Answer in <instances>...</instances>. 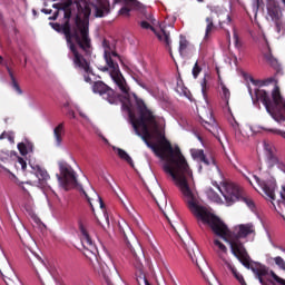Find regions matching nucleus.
Wrapping results in <instances>:
<instances>
[{"instance_id": "a18cd8bd", "label": "nucleus", "mask_w": 285, "mask_h": 285, "mask_svg": "<svg viewBox=\"0 0 285 285\" xmlns=\"http://www.w3.org/2000/svg\"><path fill=\"white\" fill-rule=\"evenodd\" d=\"M82 75L86 83H92V78H90V75H95L94 72L91 73L82 72Z\"/></svg>"}, {"instance_id": "0eeeda50", "label": "nucleus", "mask_w": 285, "mask_h": 285, "mask_svg": "<svg viewBox=\"0 0 285 285\" xmlns=\"http://www.w3.org/2000/svg\"><path fill=\"white\" fill-rule=\"evenodd\" d=\"M92 92L96 95H100L102 99H106L108 104L115 105L121 101V98L112 90V88L108 87L104 81H96L92 85Z\"/></svg>"}, {"instance_id": "09e8293b", "label": "nucleus", "mask_w": 285, "mask_h": 285, "mask_svg": "<svg viewBox=\"0 0 285 285\" xmlns=\"http://www.w3.org/2000/svg\"><path fill=\"white\" fill-rule=\"evenodd\" d=\"M271 132H274V135H279V137H283V139H285V131H282L279 129H272Z\"/></svg>"}, {"instance_id": "b1692460", "label": "nucleus", "mask_w": 285, "mask_h": 285, "mask_svg": "<svg viewBox=\"0 0 285 285\" xmlns=\"http://www.w3.org/2000/svg\"><path fill=\"white\" fill-rule=\"evenodd\" d=\"M62 11L65 12V23L63 24H59V23H50V26H52V28H55V26H60V28H63V26H66V23H68L69 28H72L70 26V17L72 16V11L68 10V7H62Z\"/></svg>"}, {"instance_id": "c756f323", "label": "nucleus", "mask_w": 285, "mask_h": 285, "mask_svg": "<svg viewBox=\"0 0 285 285\" xmlns=\"http://www.w3.org/2000/svg\"><path fill=\"white\" fill-rule=\"evenodd\" d=\"M219 257L223 262V266H226V268H228V271H230L232 273L234 271H237V268H235V265H233V263L226 258H224V256L222 254H219Z\"/></svg>"}, {"instance_id": "f03ea898", "label": "nucleus", "mask_w": 285, "mask_h": 285, "mask_svg": "<svg viewBox=\"0 0 285 285\" xmlns=\"http://www.w3.org/2000/svg\"><path fill=\"white\" fill-rule=\"evenodd\" d=\"M53 30L65 35L67 48L70 50L69 59H71L73 68L79 70V72L92 75V67H90V60L87 58L90 55L91 48L90 36H88V22L77 18L76 24L72 28L68 23L62 27L53 24Z\"/></svg>"}, {"instance_id": "9b49d317", "label": "nucleus", "mask_w": 285, "mask_h": 285, "mask_svg": "<svg viewBox=\"0 0 285 285\" xmlns=\"http://www.w3.org/2000/svg\"><path fill=\"white\" fill-rule=\"evenodd\" d=\"M249 95L253 99L254 104H257V101H262V104L265 106L267 112L271 114V110L273 108V101H271V96H268V92L264 89H254L253 96V89L248 88Z\"/></svg>"}, {"instance_id": "423d86ee", "label": "nucleus", "mask_w": 285, "mask_h": 285, "mask_svg": "<svg viewBox=\"0 0 285 285\" xmlns=\"http://www.w3.org/2000/svg\"><path fill=\"white\" fill-rule=\"evenodd\" d=\"M217 189L223 195L227 206H233L235 202H239L242 198V189L235 183H223L220 186L217 185Z\"/></svg>"}, {"instance_id": "4be33fe9", "label": "nucleus", "mask_w": 285, "mask_h": 285, "mask_svg": "<svg viewBox=\"0 0 285 285\" xmlns=\"http://www.w3.org/2000/svg\"><path fill=\"white\" fill-rule=\"evenodd\" d=\"M18 150L20 151V154L22 156H26V155H28V153H33L35 145L28 140L26 142H19Z\"/></svg>"}, {"instance_id": "e2e57ef3", "label": "nucleus", "mask_w": 285, "mask_h": 285, "mask_svg": "<svg viewBox=\"0 0 285 285\" xmlns=\"http://www.w3.org/2000/svg\"><path fill=\"white\" fill-rule=\"evenodd\" d=\"M9 77H10L11 81L17 80V79L14 78V73H12V71H11V72H9Z\"/></svg>"}, {"instance_id": "20e7f679", "label": "nucleus", "mask_w": 285, "mask_h": 285, "mask_svg": "<svg viewBox=\"0 0 285 285\" xmlns=\"http://www.w3.org/2000/svg\"><path fill=\"white\" fill-rule=\"evenodd\" d=\"M181 242L191 262L196 263V266L199 268L204 279L209 285H220L219 281L213 273V269H210L208 263H206L204 255H202V252H199V247H197L195 240H193V238H190V236L186 234V239L181 238Z\"/></svg>"}, {"instance_id": "7ed1b4c3", "label": "nucleus", "mask_w": 285, "mask_h": 285, "mask_svg": "<svg viewBox=\"0 0 285 285\" xmlns=\"http://www.w3.org/2000/svg\"><path fill=\"white\" fill-rule=\"evenodd\" d=\"M102 47L105 48L104 57L107 63V67L100 68L102 72H109L114 83H116L117 88L120 92L124 94L125 99H130V87L126 82V78L121 75V70H119V53L115 51H110V47L108 46V41H102Z\"/></svg>"}, {"instance_id": "ea45409f", "label": "nucleus", "mask_w": 285, "mask_h": 285, "mask_svg": "<svg viewBox=\"0 0 285 285\" xmlns=\"http://www.w3.org/2000/svg\"><path fill=\"white\" fill-rule=\"evenodd\" d=\"M11 87L13 90H16V92H18V95H23V90H21V87H19L17 80H11Z\"/></svg>"}, {"instance_id": "a19ab883", "label": "nucleus", "mask_w": 285, "mask_h": 285, "mask_svg": "<svg viewBox=\"0 0 285 285\" xmlns=\"http://www.w3.org/2000/svg\"><path fill=\"white\" fill-rule=\"evenodd\" d=\"M234 43L236 48H242V42L239 41V36L237 35V31L234 29Z\"/></svg>"}, {"instance_id": "338daca9", "label": "nucleus", "mask_w": 285, "mask_h": 285, "mask_svg": "<svg viewBox=\"0 0 285 285\" xmlns=\"http://www.w3.org/2000/svg\"><path fill=\"white\" fill-rule=\"evenodd\" d=\"M276 30H277V32L282 31V27H279V23H277V22H276Z\"/></svg>"}, {"instance_id": "49530a36", "label": "nucleus", "mask_w": 285, "mask_h": 285, "mask_svg": "<svg viewBox=\"0 0 285 285\" xmlns=\"http://www.w3.org/2000/svg\"><path fill=\"white\" fill-rule=\"evenodd\" d=\"M120 233H122L126 242H128V236L126 233H130V227H128V225H126V228H120Z\"/></svg>"}, {"instance_id": "473e14b6", "label": "nucleus", "mask_w": 285, "mask_h": 285, "mask_svg": "<svg viewBox=\"0 0 285 285\" xmlns=\"http://www.w3.org/2000/svg\"><path fill=\"white\" fill-rule=\"evenodd\" d=\"M186 48H188V40H186V38L180 36V41H179V53L184 55V50H186Z\"/></svg>"}, {"instance_id": "ddd939ff", "label": "nucleus", "mask_w": 285, "mask_h": 285, "mask_svg": "<svg viewBox=\"0 0 285 285\" xmlns=\"http://www.w3.org/2000/svg\"><path fill=\"white\" fill-rule=\"evenodd\" d=\"M140 27L144 30H151L153 32H155V35L157 36L159 41H164V43H166V46H168L170 57H173V50L170 49V33L169 32H167L164 28H161L160 31H156L155 27L150 26V23H148L147 21H141Z\"/></svg>"}, {"instance_id": "58836bf2", "label": "nucleus", "mask_w": 285, "mask_h": 285, "mask_svg": "<svg viewBox=\"0 0 285 285\" xmlns=\"http://www.w3.org/2000/svg\"><path fill=\"white\" fill-rule=\"evenodd\" d=\"M191 72L194 79H197V77H199V72H202V67H199V65L196 62Z\"/></svg>"}, {"instance_id": "4468645a", "label": "nucleus", "mask_w": 285, "mask_h": 285, "mask_svg": "<svg viewBox=\"0 0 285 285\" xmlns=\"http://www.w3.org/2000/svg\"><path fill=\"white\" fill-rule=\"evenodd\" d=\"M95 17L102 18L110 14V1L108 0H97L94 4Z\"/></svg>"}, {"instance_id": "f8f14e48", "label": "nucleus", "mask_w": 285, "mask_h": 285, "mask_svg": "<svg viewBox=\"0 0 285 285\" xmlns=\"http://www.w3.org/2000/svg\"><path fill=\"white\" fill-rule=\"evenodd\" d=\"M102 277L107 285H115V282H121V276L112 262L109 265L102 266Z\"/></svg>"}, {"instance_id": "e433bc0d", "label": "nucleus", "mask_w": 285, "mask_h": 285, "mask_svg": "<svg viewBox=\"0 0 285 285\" xmlns=\"http://www.w3.org/2000/svg\"><path fill=\"white\" fill-rule=\"evenodd\" d=\"M269 275L273 277L274 282H277L279 285H285V279L279 277L277 274H275L273 271L269 272Z\"/></svg>"}, {"instance_id": "4d7b16f0", "label": "nucleus", "mask_w": 285, "mask_h": 285, "mask_svg": "<svg viewBox=\"0 0 285 285\" xmlns=\"http://www.w3.org/2000/svg\"><path fill=\"white\" fill-rule=\"evenodd\" d=\"M80 117H82L83 119H86L87 121H90V118H88V116H86V114L83 112H79Z\"/></svg>"}, {"instance_id": "603ef678", "label": "nucleus", "mask_w": 285, "mask_h": 285, "mask_svg": "<svg viewBox=\"0 0 285 285\" xmlns=\"http://www.w3.org/2000/svg\"><path fill=\"white\" fill-rule=\"evenodd\" d=\"M52 8H55L56 10H63V7L59 3L52 4Z\"/></svg>"}, {"instance_id": "72a5a7b5", "label": "nucleus", "mask_w": 285, "mask_h": 285, "mask_svg": "<svg viewBox=\"0 0 285 285\" xmlns=\"http://www.w3.org/2000/svg\"><path fill=\"white\" fill-rule=\"evenodd\" d=\"M232 273H233L235 279H237V282H239L240 285H247L246 281L244 279V276L242 274H239V272H237V269H234Z\"/></svg>"}, {"instance_id": "5701e85b", "label": "nucleus", "mask_w": 285, "mask_h": 285, "mask_svg": "<svg viewBox=\"0 0 285 285\" xmlns=\"http://www.w3.org/2000/svg\"><path fill=\"white\" fill-rule=\"evenodd\" d=\"M207 26H206V29H205V37L204 39H208V35H210L213 32V30H215V22L213 20V17H207L205 19Z\"/></svg>"}, {"instance_id": "13d9d810", "label": "nucleus", "mask_w": 285, "mask_h": 285, "mask_svg": "<svg viewBox=\"0 0 285 285\" xmlns=\"http://www.w3.org/2000/svg\"><path fill=\"white\" fill-rule=\"evenodd\" d=\"M22 190H24V193H27V195L30 197V193H28V188H26V186H23V183L20 184Z\"/></svg>"}, {"instance_id": "dca6fc26", "label": "nucleus", "mask_w": 285, "mask_h": 285, "mask_svg": "<svg viewBox=\"0 0 285 285\" xmlns=\"http://www.w3.org/2000/svg\"><path fill=\"white\" fill-rule=\"evenodd\" d=\"M66 135V126L63 122H60L58 126L53 128V139L57 148H61L63 144V136Z\"/></svg>"}, {"instance_id": "774afa93", "label": "nucleus", "mask_w": 285, "mask_h": 285, "mask_svg": "<svg viewBox=\"0 0 285 285\" xmlns=\"http://www.w3.org/2000/svg\"><path fill=\"white\" fill-rule=\"evenodd\" d=\"M283 7H282V10L285 12V0H281Z\"/></svg>"}, {"instance_id": "c85d7f7f", "label": "nucleus", "mask_w": 285, "mask_h": 285, "mask_svg": "<svg viewBox=\"0 0 285 285\" xmlns=\"http://www.w3.org/2000/svg\"><path fill=\"white\" fill-rule=\"evenodd\" d=\"M222 92H223V99L226 102V106H228V100L230 99V90L226 88V85L222 83Z\"/></svg>"}, {"instance_id": "052dcab7", "label": "nucleus", "mask_w": 285, "mask_h": 285, "mask_svg": "<svg viewBox=\"0 0 285 285\" xmlns=\"http://www.w3.org/2000/svg\"><path fill=\"white\" fill-rule=\"evenodd\" d=\"M19 161L21 164L22 170H26L27 164L23 161V159H20Z\"/></svg>"}, {"instance_id": "bb28decb", "label": "nucleus", "mask_w": 285, "mask_h": 285, "mask_svg": "<svg viewBox=\"0 0 285 285\" xmlns=\"http://www.w3.org/2000/svg\"><path fill=\"white\" fill-rule=\"evenodd\" d=\"M207 197L208 199H210L212 202H215L216 204L222 203V198L219 197V195L217 193H215V190L213 188L207 189Z\"/></svg>"}, {"instance_id": "f704fd0d", "label": "nucleus", "mask_w": 285, "mask_h": 285, "mask_svg": "<svg viewBox=\"0 0 285 285\" xmlns=\"http://www.w3.org/2000/svg\"><path fill=\"white\" fill-rule=\"evenodd\" d=\"M239 199H242V202H244L246 204V206H248L249 209L255 210V202H253V199L242 197V196Z\"/></svg>"}, {"instance_id": "5fc2aeb1", "label": "nucleus", "mask_w": 285, "mask_h": 285, "mask_svg": "<svg viewBox=\"0 0 285 285\" xmlns=\"http://www.w3.org/2000/svg\"><path fill=\"white\" fill-rule=\"evenodd\" d=\"M243 176L245 179H247V181H249L250 186H253V178H250V176H246V174H243Z\"/></svg>"}, {"instance_id": "37998d69", "label": "nucleus", "mask_w": 285, "mask_h": 285, "mask_svg": "<svg viewBox=\"0 0 285 285\" xmlns=\"http://www.w3.org/2000/svg\"><path fill=\"white\" fill-rule=\"evenodd\" d=\"M119 14H121L122 17H128L130 14V9L128 7H122L119 10Z\"/></svg>"}, {"instance_id": "c9c22d12", "label": "nucleus", "mask_w": 285, "mask_h": 285, "mask_svg": "<svg viewBox=\"0 0 285 285\" xmlns=\"http://www.w3.org/2000/svg\"><path fill=\"white\" fill-rule=\"evenodd\" d=\"M215 246H217L218 250H220V253H228V248H226V245H224V243L219 242V239H215L214 240Z\"/></svg>"}, {"instance_id": "aec40b11", "label": "nucleus", "mask_w": 285, "mask_h": 285, "mask_svg": "<svg viewBox=\"0 0 285 285\" xmlns=\"http://www.w3.org/2000/svg\"><path fill=\"white\" fill-rule=\"evenodd\" d=\"M114 150L116 153V155H118V157H120V159H122V161H127V164H129V166H131V168H135V163L132 161V158L130 157V155H128V153L121 148L118 147H114Z\"/></svg>"}, {"instance_id": "a878e982", "label": "nucleus", "mask_w": 285, "mask_h": 285, "mask_svg": "<svg viewBox=\"0 0 285 285\" xmlns=\"http://www.w3.org/2000/svg\"><path fill=\"white\" fill-rule=\"evenodd\" d=\"M127 246L136 259V263H135L136 268H138V271H141L144 268V265L139 262V257H137V252H135V248H132V245H130V242L128 240H127Z\"/></svg>"}, {"instance_id": "0e129e2a", "label": "nucleus", "mask_w": 285, "mask_h": 285, "mask_svg": "<svg viewBox=\"0 0 285 285\" xmlns=\"http://www.w3.org/2000/svg\"><path fill=\"white\" fill-rule=\"evenodd\" d=\"M69 115H70V117H72V119H77V116L75 115V111H69Z\"/></svg>"}, {"instance_id": "69168bd1", "label": "nucleus", "mask_w": 285, "mask_h": 285, "mask_svg": "<svg viewBox=\"0 0 285 285\" xmlns=\"http://www.w3.org/2000/svg\"><path fill=\"white\" fill-rule=\"evenodd\" d=\"M147 19H148V21H150L151 23L155 22V18H153V16H149Z\"/></svg>"}, {"instance_id": "a211bd4d", "label": "nucleus", "mask_w": 285, "mask_h": 285, "mask_svg": "<svg viewBox=\"0 0 285 285\" xmlns=\"http://www.w3.org/2000/svg\"><path fill=\"white\" fill-rule=\"evenodd\" d=\"M30 168L33 170L36 177L39 179V181H48L50 179V175H48V171L43 168H41L39 165H35L32 163H29Z\"/></svg>"}, {"instance_id": "cd10ccee", "label": "nucleus", "mask_w": 285, "mask_h": 285, "mask_svg": "<svg viewBox=\"0 0 285 285\" xmlns=\"http://www.w3.org/2000/svg\"><path fill=\"white\" fill-rule=\"evenodd\" d=\"M271 259L275 263V265L279 268V271L285 272V261H284V258H282V256H276Z\"/></svg>"}, {"instance_id": "79ce46f5", "label": "nucleus", "mask_w": 285, "mask_h": 285, "mask_svg": "<svg viewBox=\"0 0 285 285\" xmlns=\"http://www.w3.org/2000/svg\"><path fill=\"white\" fill-rule=\"evenodd\" d=\"M194 159H204V150H195L191 153Z\"/></svg>"}, {"instance_id": "3c124183", "label": "nucleus", "mask_w": 285, "mask_h": 285, "mask_svg": "<svg viewBox=\"0 0 285 285\" xmlns=\"http://www.w3.org/2000/svg\"><path fill=\"white\" fill-rule=\"evenodd\" d=\"M199 161L205 164V166H210V161H208V159L206 158V155H204L203 158L199 159Z\"/></svg>"}, {"instance_id": "c03bdc74", "label": "nucleus", "mask_w": 285, "mask_h": 285, "mask_svg": "<svg viewBox=\"0 0 285 285\" xmlns=\"http://www.w3.org/2000/svg\"><path fill=\"white\" fill-rule=\"evenodd\" d=\"M254 275H255L256 279H258L259 284L267 285L266 281H264V277H266V275H268V267H267V273L265 275H261L259 277H257L256 273H254Z\"/></svg>"}, {"instance_id": "6e6552de", "label": "nucleus", "mask_w": 285, "mask_h": 285, "mask_svg": "<svg viewBox=\"0 0 285 285\" xmlns=\"http://www.w3.org/2000/svg\"><path fill=\"white\" fill-rule=\"evenodd\" d=\"M267 3V14H269L273 21H277L279 19V7L277 6V1L275 0H266ZM259 8H264V0H253L252 1V10L255 17L259 12Z\"/></svg>"}, {"instance_id": "4c0bfd02", "label": "nucleus", "mask_w": 285, "mask_h": 285, "mask_svg": "<svg viewBox=\"0 0 285 285\" xmlns=\"http://www.w3.org/2000/svg\"><path fill=\"white\" fill-rule=\"evenodd\" d=\"M0 139H8L11 144L14 142V136L6 131L0 135Z\"/></svg>"}, {"instance_id": "6ab92c4d", "label": "nucleus", "mask_w": 285, "mask_h": 285, "mask_svg": "<svg viewBox=\"0 0 285 285\" xmlns=\"http://www.w3.org/2000/svg\"><path fill=\"white\" fill-rule=\"evenodd\" d=\"M10 160V153L8 151H2L0 153V173H8L11 175L13 179H17V176L10 171V169L6 168L3 164L8 163Z\"/></svg>"}, {"instance_id": "39448f33", "label": "nucleus", "mask_w": 285, "mask_h": 285, "mask_svg": "<svg viewBox=\"0 0 285 285\" xmlns=\"http://www.w3.org/2000/svg\"><path fill=\"white\" fill-rule=\"evenodd\" d=\"M59 170L60 175L57 174V179L60 186H62L65 190H68V188H78V190H81L86 199L88 200L91 210H95V207L92 206V200H90V197H88V194L86 193V190H83V187H81V185L77 180V171H75V169H72V167L68 165V163L63 161L59 163Z\"/></svg>"}, {"instance_id": "680f3d73", "label": "nucleus", "mask_w": 285, "mask_h": 285, "mask_svg": "<svg viewBox=\"0 0 285 285\" xmlns=\"http://www.w3.org/2000/svg\"><path fill=\"white\" fill-rule=\"evenodd\" d=\"M57 17H59V12H56L52 17H50L49 19L51 21H55L57 19Z\"/></svg>"}, {"instance_id": "2f4dec72", "label": "nucleus", "mask_w": 285, "mask_h": 285, "mask_svg": "<svg viewBox=\"0 0 285 285\" xmlns=\"http://www.w3.org/2000/svg\"><path fill=\"white\" fill-rule=\"evenodd\" d=\"M273 81H275V79L273 78H269L266 80H257V81L252 79V83H254V86H268V83H273Z\"/></svg>"}, {"instance_id": "f257e3e1", "label": "nucleus", "mask_w": 285, "mask_h": 285, "mask_svg": "<svg viewBox=\"0 0 285 285\" xmlns=\"http://www.w3.org/2000/svg\"><path fill=\"white\" fill-rule=\"evenodd\" d=\"M134 130L137 137H140L146 144L147 148H150L157 157L160 159H166L163 165L164 173L171 177L175 181L177 188H179L183 199L186 202L189 210L197 217L198 222L203 224H208L213 233L224 239L230 246L232 255L245 266L252 273H255L259 278L262 275L268 273V267L259 263L256 266L250 265V256L246 252V247L242 244V238L248 237V235L255 233V226L253 224H243L238 226L237 234H233L228 226L215 216L213 213L204 206L199 205V194H197V188L195 187V179L193 178V170L188 166V161L179 150L173 149L170 142L164 147V151L159 153V149L154 144H150L148 139L156 135L160 139L164 137V131L159 128L157 120H134Z\"/></svg>"}, {"instance_id": "bf43d9fd", "label": "nucleus", "mask_w": 285, "mask_h": 285, "mask_svg": "<svg viewBox=\"0 0 285 285\" xmlns=\"http://www.w3.org/2000/svg\"><path fill=\"white\" fill-rule=\"evenodd\" d=\"M97 202H99L100 204V208H104V200L101 199V197L97 196Z\"/></svg>"}, {"instance_id": "393cba45", "label": "nucleus", "mask_w": 285, "mask_h": 285, "mask_svg": "<svg viewBox=\"0 0 285 285\" xmlns=\"http://www.w3.org/2000/svg\"><path fill=\"white\" fill-rule=\"evenodd\" d=\"M202 125L208 132H215L217 130V124H215V119L210 118L209 122L208 121H203Z\"/></svg>"}, {"instance_id": "2eb2a0df", "label": "nucleus", "mask_w": 285, "mask_h": 285, "mask_svg": "<svg viewBox=\"0 0 285 285\" xmlns=\"http://www.w3.org/2000/svg\"><path fill=\"white\" fill-rule=\"evenodd\" d=\"M261 40L263 43H265V50H264V57L267 62H269L273 68H277V58L273 56V52L271 51V45H268V39L266 38V35L264 32L261 33Z\"/></svg>"}, {"instance_id": "f3484780", "label": "nucleus", "mask_w": 285, "mask_h": 285, "mask_svg": "<svg viewBox=\"0 0 285 285\" xmlns=\"http://www.w3.org/2000/svg\"><path fill=\"white\" fill-rule=\"evenodd\" d=\"M2 268V271H1ZM3 272L9 275V273H12V266H10V262L8 261V257L6 256V253L0 246V275L4 277Z\"/></svg>"}, {"instance_id": "8fccbe9b", "label": "nucleus", "mask_w": 285, "mask_h": 285, "mask_svg": "<svg viewBox=\"0 0 285 285\" xmlns=\"http://www.w3.org/2000/svg\"><path fill=\"white\" fill-rule=\"evenodd\" d=\"M200 86H202L203 95H206V78L203 79V81L200 82Z\"/></svg>"}, {"instance_id": "de8ad7c7", "label": "nucleus", "mask_w": 285, "mask_h": 285, "mask_svg": "<svg viewBox=\"0 0 285 285\" xmlns=\"http://www.w3.org/2000/svg\"><path fill=\"white\" fill-rule=\"evenodd\" d=\"M281 199L283 200H278V205L285 206V187H283V190L281 191Z\"/></svg>"}, {"instance_id": "7c9ffc66", "label": "nucleus", "mask_w": 285, "mask_h": 285, "mask_svg": "<svg viewBox=\"0 0 285 285\" xmlns=\"http://www.w3.org/2000/svg\"><path fill=\"white\" fill-rule=\"evenodd\" d=\"M127 6H131L135 10H141L144 6L137 0H124Z\"/></svg>"}, {"instance_id": "9d476101", "label": "nucleus", "mask_w": 285, "mask_h": 285, "mask_svg": "<svg viewBox=\"0 0 285 285\" xmlns=\"http://www.w3.org/2000/svg\"><path fill=\"white\" fill-rule=\"evenodd\" d=\"M252 179H254V181H256V184L262 188L267 199L275 202V190H277V183L275 181V178L269 177L267 180H265L256 175H252Z\"/></svg>"}, {"instance_id": "412c9836", "label": "nucleus", "mask_w": 285, "mask_h": 285, "mask_svg": "<svg viewBox=\"0 0 285 285\" xmlns=\"http://www.w3.org/2000/svg\"><path fill=\"white\" fill-rule=\"evenodd\" d=\"M264 150L266 153L267 161H269L271 166H274V164H277V157L275 154H273V146L268 142H264Z\"/></svg>"}, {"instance_id": "6e6d98bb", "label": "nucleus", "mask_w": 285, "mask_h": 285, "mask_svg": "<svg viewBox=\"0 0 285 285\" xmlns=\"http://www.w3.org/2000/svg\"><path fill=\"white\" fill-rule=\"evenodd\" d=\"M234 130H239V124H237V121H234V124H232Z\"/></svg>"}, {"instance_id": "864d4df0", "label": "nucleus", "mask_w": 285, "mask_h": 285, "mask_svg": "<svg viewBox=\"0 0 285 285\" xmlns=\"http://www.w3.org/2000/svg\"><path fill=\"white\" fill-rule=\"evenodd\" d=\"M43 14H52V9H42Z\"/></svg>"}, {"instance_id": "1a4fd4ad", "label": "nucleus", "mask_w": 285, "mask_h": 285, "mask_svg": "<svg viewBox=\"0 0 285 285\" xmlns=\"http://www.w3.org/2000/svg\"><path fill=\"white\" fill-rule=\"evenodd\" d=\"M80 235H81L80 242L82 244L83 255L87 256L88 259H92V257H97V253H99V250L97 249V245H95V242H92V238H90L88 230H86L83 226H80Z\"/></svg>"}]
</instances>
